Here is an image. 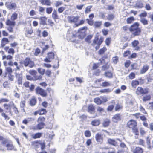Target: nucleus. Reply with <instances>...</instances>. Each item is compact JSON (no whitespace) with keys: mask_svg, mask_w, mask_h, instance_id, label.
I'll return each mask as SVG.
<instances>
[{"mask_svg":"<svg viewBox=\"0 0 153 153\" xmlns=\"http://www.w3.org/2000/svg\"><path fill=\"white\" fill-rule=\"evenodd\" d=\"M3 106L4 109L6 111H9L10 114L12 115V112L11 110V106L9 104L4 103L3 104Z\"/></svg>","mask_w":153,"mask_h":153,"instance_id":"17","label":"nucleus"},{"mask_svg":"<svg viewBox=\"0 0 153 153\" xmlns=\"http://www.w3.org/2000/svg\"><path fill=\"white\" fill-rule=\"evenodd\" d=\"M12 108L13 110V112H14V114H18L19 113V111L16 105L13 103L12 104Z\"/></svg>","mask_w":153,"mask_h":153,"instance_id":"33","label":"nucleus"},{"mask_svg":"<svg viewBox=\"0 0 153 153\" xmlns=\"http://www.w3.org/2000/svg\"><path fill=\"white\" fill-rule=\"evenodd\" d=\"M121 116L120 114H116L113 117L112 120L114 122L117 123L121 120Z\"/></svg>","mask_w":153,"mask_h":153,"instance_id":"18","label":"nucleus"},{"mask_svg":"<svg viewBox=\"0 0 153 153\" xmlns=\"http://www.w3.org/2000/svg\"><path fill=\"white\" fill-rule=\"evenodd\" d=\"M126 100L128 103L132 106L133 111H136L137 110L138 105L135 101V100L133 98L131 95L127 94L126 96Z\"/></svg>","mask_w":153,"mask_h":153,"instance_id":"2","label":"nucleus"},{"mask_svg":"<svg viewBox=\"0 0 153 153\" xmlns=\"http://www.w3.org/2000/svg\"><path fill=\"white\" fill-rule=\"evenodd\" d=\"M47 111L45 108H41L35 111L33 114L34 116H36L39 114L40 115H46L47 113Z\"/></svg>","mask_w":153,"mask_h":153,"instance_id":"9","label":"nucleus"},{"mask_svg":"<svg viewBox=\"0 0 153 153\" xmlns=\"http://www.w3.org/2000/svg\"><path fill=\"white\" fill-rule=\"evenodd\" d=\"M39 2L43 5L50 6L51 5V2L50 0H40Z\"/></svg>","mask_w":153,"mask_h":153,"instance_id":"20","label":"nucleus"},{"mask_svg":"<svg viewBox=\"0 0 153 153\" xmlns=\"http://www.w3.org/2000/svg\"><path fill=\"white\" fill-rule=\"evenodd\" d=\"M37 71L40 74V75H41L42 76L44 74L45 72V70L41 68H38L37 69Z\"/></svg>","mask_w":153,"mask_h":153,"instance_id":"39","label":"nucleus"},{"mask_svg":"<svg viewBox=\"0 0 153 153\" xmlns=\"http://www.w3.org/2000/svg\"><path fill=\"white\" fill-rule=\"evenodd\" d=\"M139 84V82L137 81H133L132 82V85L134 88H135L136 86Z\"/></svg>","mask_w":153,"mask_h":153,"instance_id":"53","label":"nucleus"},{"mask_svg":"<svg viewBox=\"0 0 153 153\" xmlns=\"http://www.w3.org/2000/svg\"><path fill=\"white\" fill-rule=\"evenodd\" d=\"M109 144L116 146L117 145V143L116 141L113 139H109L108 140Z\"/></svg>","mask_w":153,"mask_h":153,"instance_id":"30","label":"nucleus"},{"mask_svg":"<svg viewBox=\"0 0 153 153\" xmlns=\"http://www.w3.org/2000/svg\"><path fill=\"white\" fill-rule=\"evenodd\" d=\"M93 37V36L91 35H88L87 37L85 39V41L88 42H91V40Z\"/></svg>","mask_w":153,"mask_h":153,"instance_id":"50","label":"nucleus"},{"mask_svg":"<svg viewBox=\"0 0 153 153\" xmlns=\"http://www.w3.org/2000/svg\"><path fill=\"white\" fill-rule=\"evenodd\" d=\"M15 52V51L14 49L12 48H10L7 52L8 54H11L12 55H13Z\"/></svg>","mask_w":153,"mask_h":153,"instance_id":"57","label":"nucleus"},{"mask_svg":"<svg viewBox=\"0 0 153 153\" xmlns=\"http://www.w3.org/2000/svg\"><path fill=\"white\" fill-rule=\"evenodd\" d=\"M146 143L148 146V148L149 149L151 148V146L150 145V139H149V137H147L146 139Z\"/></svg>","mask_w":153,"mask_h":153,"instance_id":"59","label":"nucleus"},{"mask_svg":"<svg viewBox=\"0 0 153 153\" xmlns=\"http://www.w3.org/2000/svg\"><path fill=\"white\" fill-rule=\"evenodd\" d=\"M40 53V50L38 48H37L36 49L34 53V55L35 56H37Z\"/></svg>","mask_w":153,"mask_h":153,"instance_id":"44","label":"nucleus"},{"mask_svg":"<svg viewBox=\"0 0 153 153\" xmlns=\"http://www.w3.org/2000/svg\"><path fill=\"white\" fill-rule=\"evenodd\" d=\"M113 63L114 64H116L118 61V57L117 56L113 57L112 59Z\"/></svg>","mask_w":153,"mask_h":153,"instance_id":"52","label":"nucleus"},{"mask_svg":"<svg viewBox=\"0 0 153 153\" xmlns=\"http://www.w3.org/2000/svg\"><path fill=\"white\" fill-rule=\"evenodd\" d=\"M132 129L133 132L135 133V134L137 135L138 134V129L136 127H134V128H132Z\"/></svg>","mask_w":153,"mask_h":153,"instance_id":"63","label":"nucleus"},{"mask_svg":"<svg viewBox=\"0 0 153 153\" xmlns=\"http://www.w3.org/2000/svg\"><path fill=\"white\" fill-rule=\"evenodd\" d=\"M37 99L36 97L33 96L29 100V105L31 106H35L37 103Z\"/></svg>","mask_w":153,"mask_h":153,"instance_id":"13","label":"nucleus"},{"mask_svg":"<svg viewBox=\"0 0 153 153\" xmlns=\"http://www.w3.org/2000/svg\"><path fill=\"white\" fill-rule=\"evenodd\" d=\"M149 68V66L147 64L144 65L142 69L140 71V73L144 74L148 70Z\"/></svg>","mask_w":153,"mask_h":153,"instance_id":"24","label":"nucleus"},{"mask_svg":"<svg viewBox=\"0 0 153 153\" xmlns=\"http://www.w3.org/2000/svg\"><path fill=\"white\" fill-rule=\"evenodd\" d=\"M127 125L129 128H132L136 126L137 123L134 120H131L128 122Z\"/></svg>","mask_w":153,"mask_h":153,"instance_id":"14","label":"nucleus"},{"mask_svg":"<svg viewBox=\"0 0 153 153\" xmlns=\"http://www.w3.org/2000/svg\"><path fill=\"white\" fill-rule=\"evenodd\" d=\"M106 48L104 47L100 49L98 51V53L100 55H102L104 53V52L106 50Z\"/></svg>","mask_w":153,"mask_h":153,"instance_id":"46","label":"nucleus"},{"mask_svg":"<svg viewBox=\"0 0 153 153\" xmlns=\"http://www.w3.org/2000/svg\"><path fill=\"white\" fill-rule=\"evenodd\" d=\"M16 77L18 81L19 85H21L22 83V74H16Z\"/></svg>","mask_w":153,"mask_h":153,"instance_id":"15","label":"nucleus"},{"mask_svg":"<svg viewBox=\"0 0 153 153\" xmlns=\"http://www.w3.org/2000/svg\"><path fill=\"white\" fill-rule=\"evenodd\" d=\"M85 20H84L82 19L81 20L79 23L76 24L75 25L76 27H77L79 26L83 25L85 23Z\"/></svg>","mask_w":153,"mask_h":153,"instance_id":"58","label":"nucleus"},{"mask_svg":"<svg viewBox=\"0 0 153 153\" xmlns=\"http://www.w3.org/2000/svg\"><path fill=\"white\" fill-rule=\"evenodd\" d=\"M46 119L44 116H40L37 119V122L38 123H44Z\"/></svg>","mask_w":153,"mask_h":153,"instance_id":"34","label":"nucleus"},{"mask_svg":"<svg viewBox=\"0 0 153 153\" xmlns=\"http://www.w3.org/2000/svg\"><path fill=\"white\" fill-rule=\"evenodd\" d=\"M48 57L49 59H53L54 58V54L53 53L50 52L48 54Z\"/></svg>","mask_w":153,"mask_h":153,"instance_id":"40","label":"nucleus"},{"mask_svg":"<svg viewBox=\"0 0 153 153\" xmlns=\"http://www.w3.org/2000/svg\"><path fill=\"white\" fill-rule=\"evenodd\" d=\"M84 134L85 136L86 137H89L91 136V133L88 130L85 131Z\"/></svg>","mask_w":153,"mask_h":153,"instance_id":"51","label":"nucleus"},{"mask_svg":"<svg viewBox=\"0 0 153 153\" xmlns=\"http://www.w3.org/2000/svg\"><path fill=\"white\" fill-rule=\"evenodd\" d=\"M45 8L42 6H39V12L40 13H44L45 12Z\"/></svg>","mask_w":153,"mask_h":153,"instance_id":"56","label":"nucleus"},{"mask_svg":"<svg viewBox=\"0 0 153 153\" xmlns=\"http://www.w3.org/2000/svg\"><path fill=\"white\" fill-rule=\"evenodd\" d=\"M8 150H12L14 148V146L12 144H7L6 146Z\"/></svg>","mask_w":153,"mask_h":153,"instance_id":"48","label":"nucleus"},{"mask_svg":"<svg viewBox=\"0 0 153 153\" xmlns=\"http://www.w3.org/2000/svg\"><path fill=\"white\" fill-rule=\"evenodd\" d=\"M101 85L104 87L109 86L111 85V84L109 82L107 81H105L102 83Z\"/></svg>","mask_w":153,"mask_h":153,"instance_id":"41","label":"nucleus"},{"mask_svg":"<svg viewBox=\"0 0 153 153\" xmlns=\"http://www.w3.org/2000/svg\"><path fill=\"white\" fill-rule=\"evenodd\" d=\"M29 73L31 75L33 76L36 75L37 72L36 71L34 70H30L29 72Z\"/></svg>","mask_w":153,"mask_h":153,"instance_id":"43","label":"nucleus"},{"mask_svg":"<svg viewBox=\"0 0 153 153\" xmlns=\"http://www.w3.org/2000/svg\"><path fill=\"white\" fill-rule=\"evenodd\" d=\"M33 120L32 117H28L24 119L22 121V123L25 125H27L30 122Z\"/></svg>","mask_w":153,"mask_h":153,"instance_id":"27","label":"nucleus"},{"mask_svg":"<svg viewBox=\"0 0 153 153\" xmlns=\"http://www.w3.org/2000/svg\"><path fill=\"white\" fill-rule=\"evenodd\" d=\"M136 6L140 8H142L143 7V3L140 1H137V2Z\"/></svg>","mask_w":153,"mask_h":153,"instance_id":"62","label":"nucleus"},{"mask_svg":"<svg viewBox=\"0 0 153 153\" xmlns=\"http://www.w3.org/2000/svg\"><path fill=\"white\" fill-rule=\"evenodd\" d=\"M9 101V100L7 98H2L0 99V104L3 102H7Z\"/></svg>","mask_w":153,"mask_h":153,"instance_id":"55","label":"nucleus"},{"mask_svg":"<svg viewBox=\"0 0 153 153\" xmlns=\"http://www.w3.org/2000/svg\"><path fill=\"white\" fill-rule=\"evenodd\" d=\"M4 110L0 106V113H1V116L5 120H8L10 119V117L4 112Z\"/></svg>","mask_w":153,"mask_h":153,"instance_id":"22","label":"nucleus"},{"mask_svg":"<svg viewBox=\"0 0 153 153\" xmlns=\"http://www.w3.org/2000/svg\"><path fill=\"white\" fill-rule=\"evenodd\" d=\"M120 146L123 148H126V152H128V148L126 147V145L123 143H121L120 144Z\"/></svg>","mask_w":153,"mask_h":153,"instance_id":"61","label":"nucleus"},{"mask_svg":"<svg viewBox=\"0 0 153 153\" xmlns=\"http://www.w3.org/2000/svg\"><path fill=\"white\" fill-rule=\"evenodd\" d=\"M151 97L150 95H146L143 97V100L145 102L151 99Z\"/></svg>","mask_w":153,"mask_h":153,"instance_id":"47","label":"nucleus"},{"mask_svg":"<svg viewBox=\"0 0 153 153\" xmlns=\"http://www.w3.org/2000/svg\"><path fill=\"white\" fill-rule=\"evenodd\" d=\"M85 36V33H81L78 36V38L81 39H83Z\"/></svg>","mask_w":153,"mask_h":153,"instance_id":"64","label":"nucleus"},{"mask_svg":"<svg viewBox=\"0 0 153 153\" xmlns=\"http://www.w3.org/2000/svg\"><path fill=\"white\" fill-rule=\"evenodd\" d=\"M6 7L9 10H15L17 8L16 4L15 3L6 2L5 3Z\"/></svg>","mask_w":153,"mask_h":153,"instance_id":"11","label":"nucleus"},{"mask_svg":"<svg viewBox=\"0 0 153 153\" xmlns=\"http://www.w3.org/2000/svg\"><path fill=\"white\" fill-rule=\"evenodd\" d=\"M13 73L12 68L10 67H7L5 69V74L6 75L12 74Z\"/></svg>","mask_w":153,"mask_h":153,"instance_id":"23","label":"nucleus"},{"mask_svg":"<svg viewBox=\"0 0 153 153\" xmlns=\"http://www.w3.org/2000/svg\"><path fill=\"white\" fill-rule=\"evenodd\" d=\"M42 76L41 75H35L33 76V81L42 80Z\"/></svg>","mask_w":153,"mask_h":153,"instance_id":"36","label":"nucleus"},{"mask_svg":"<svg viewBox=\"0 0 153 153\" xmlns=\"http://www.w3.org/2000/svg\"><path fill=\"white\" fill-rule=\"evenodd\" d=\"M13 56L10 55H8L7 56L5 55H4L2 57V59L3 60H4L6 59L7 60L11 61V60L13 59Z\"/></svg>","mask_w":153,"mask_h":153,"instance_id":"31","label":"nucleus"},{"mask_svg":"<svg viewBox=\"0 0 153 153\" xmlns=\"http://www.w3.org/2000/svg\"><path fill=\"white\" fill-rule=\"evenodd\" d=\"M42 134L40 132H38L31 135L32 138L33 139L40 138L42 136Z\"/></svg>","mask_w":153,"mask_h":153,"instance_id":"25","label":"nucleus"},{"mask_svg":"<svg viewBox=\"0 0 153 153\" xmlns=\"http://www.w3.org/2000/svg\"><path fill=\"white\" fill-rule=\"evenodd\" d=\"M39 142L40 141L38 140L33 141L31 143V145L37 147L38 146V144H39Z\"/></svg>","mask_w":153,"mask_h":153,"instance_id":"42","label":"nucleus"},{"mask_svg":"<svg viewBox=\"0 0 153 153\" xmlns=\"http://www.w3.org/2000/svg\"><path fill=\"white\" fill-rule=\"evenodd\" d=\"M139 44V42L137 40H135L132 42V45L134 50H138L140 49V47L138 45Z\"/></svg>","mask_w":153,"mask_h":153,"instance_id":"21","label":"nucleus"},{"mask_svg":"<svg viewBox=\"0 0 153 153\" xmlns=\"http://www.w3.org/2000/svg\"><path fill=\"white\" fill-rule=\"evenodd\" d=\"M105 76L109 78L113 77V74L111 72L108 71L105 72L104 74Z\"/></svg>","mask_w":153,"mask_h":153,"instance_id":"35","label":"nucleus"},{"mask_svg":"<svg viewBox=\"0 0 153 153\" xmlns=\"http://www.w3.org/2000/svg\"><path fill=\"white\" fill-rule=\"evenodd\" d=\"M92 7V6H89L87 7L86 8L85 10V13H90L91 11V9Z\"/></svg>","mask_w":153,"mask_h":153,"instance_id":"45","label":"nucleus"},{"mask_svg":"<svg viewBox=\"0 0 153 153\" xmlns=\"http://www.w3.org/2000/svg\"><path fill=\"white\" fill-rule=\"evenodd\" d=\"M18 15L16 12L13 13L11 16V20L7 19L5 22L6 25L8 26L7 29L10 33L13 32V28L16 25V22L14 21L17 19Z\"/></svg>","mask_w":153,"mask_h":153,"instance_id":"1","label":"nucleus"},{"mask_svg":"<svg viewBox=\"0 0 153 153\" xmlns=\"http://www.w3.org/2000/svg\"><path fill=\"white\" fill-rule=\"evenodd\" d=\"M52 89L50 88H48L46 90H45L39 86H37L35 89L36 93V94L39 95L42 97H46L48 93H50Z\"/></svg>","mask_w":153,"mask_h":153,"instance_id":"3","label":"nucleus"},{"mask_svg":"<svg viewBox=\"0 0 153 153\" xmlns=\"http://www.w3.org/2000/svg\"><path fill=\"white\" fill-rule=\"evenodd\" d=\"M148 92L149 89L148 88L143 89L141 87H138L136 91V94L138 95H140L147 94Z\"/></svg>","mask_w":153,"mask_h":153,"instance_id":"8","label":"nucleus"},{"mask_svg":"<svg viewBox=\"0 0 153 153\" xmlns=\"http://www.w3.org/2000/svg\"><path fill=\"white\" fill-rule=\"evenodd\" d=\"M45 125V123H38L36 126H33L32 127V129L34 131L41 130L44 128Z\"/></svg>","mask_w":153,"mask_h":153,"instance_id":"10","label":"nucleus"},{"mask_svg":"<svg viewBox=\"0 0 153 153\" xmlns=\"http://www.w3.org/2000/svg\"><path fill=\"white\" fill-rule=\"evenodd\" d=\"M33 18L34 19H39L40 20V24L43 25H46L47 18L45 16L40 17L39 18L37 17H33Z\"/></svg>","mask_w":153,"mask_h":153,"instance_id":"12","label":"nucleus"},{"mask_svg":"<svg viewBox=\"0 0 153 153\" xmlns=\"http://www.w3.org/2000/svg\"><path fill=\"white\" fill-rule=\"evenodd\" d=\"M9 41L8 38H3L1 41V46L4 47L5 45L9 43Z\"/></svg>","mask_w":153,"mask_h":153,"instance_id":"19","label":"nucleus"},{"mask_svg":"<svg viewBox=\"0 0 153 153\" xmlns=\"http://www.w3.org/2000/svg\"><path fill=\"white\" fill-rule=\"evenodd\" d=\"M95 110L94 107L91 104L89 105L88 107V112L91 113Z\"/></svg>","mask_w":153,"mask_h":153,"instance_id":"38","label":"nucleus"},{"mask_svg":"<svg viewBox=\"0 0 153 153\" xmlns=\"http://www.w3.org/2000/svg\"><path fill=\"white\" fill-rule=\"evenodd\" d=\"M103 138L101 134H98L96 135V140L97 141L102 142V141Z\"/></svg>","mask_w":153,"mask_h":153,"instance_id":"29","label":"nucleus"},{"mask_svg":"<svg viewBox=\"0 0 153 153\" xmlns=\"http://www.w3.org/2000/svg\"><path fill=\"white\" fill-rule=\"evenodd\" d=\"M52 18L56 20L59 19V16L58 15L57 12L56 10H54L52 13Z\"/></svg>","mask_w":153,"mask_h":153,"instance_id":"28","label":"nucleus"},{"mask_svg":"<svg viewBox=\"0 0 153 153\" xmlns=\"http://www.w3.org/2000/svg\"><path fill=\"white\" fill-rule=\"evenodd\" d=\"M139 24L137 22L135 23L131 26L129 28V30L131 31H133V34L134 36L140 35L141 32L140 29L138 27Z\"/></svg>","mask_w":153,"mask_h":153,"instance_id":"4","label":"nucleus"},{"mask_svg":"<svg viewBox=\"0 0 153 153\" xmlns=\"http://www.w3.org/2000/svg\"><path fill=\"white\" fill-rule=\"evenodd\" d=\"M89 19H86L87 23L90 25H92L94 24V21L92 20L93 18L94 17V15L93 13L90 14L89 16Z\"/></svg>","mask_w":153,"mask_h":153,"instance_id":"16","label":"nucleus"},{"mask_svg":"<svg viewBox=\"0 0 153 153\" xmlns=\"http://www.w3.org/2000/svg\"><path fill=\"white\" fill-rule=\"evenodd\" d=\"M112 91V89H111V88H108L101 90L100 91V92L102 93H108L111 92Z\"/></svg>","mask_w":153,"mask_h":153,"instance_id":"32","label":"nucleus"},{"mask_svg":"<svg viewBox=\"0 0 153 153\" xmlns=\"http://www.w3.org/2000/svg\"><path fill=\"white\" fill-rule=\"evenodd\" d=\"M110 121L108 119H106L104 121V123H103V125L104 127H107L108 126L110 123Z\"/></svg>","mask_w":153,"mask_h":153,"instance_id":"49","label":"nucleus"},{"mask_svg":"<svg viewBox=\"0 0 153 153\" xmlns=\"http://www.w3.org/2000/svg\"><path fill=\"white\" fill-rule=\"evenodd\" d=\"M143 150L140 147H136L133 150V153H143Z\"/></svg>","mask_w":153,"mask_h":153,"instance_id":"26","label":"nucleus"},{"mask_svg":"<svg viewBox=\"0 0 153 153\" xmlns=\"http://www.w3.org/2000/svg\"><path fill=\"white\" fill-rule=\"evenodd\" d=\"M80 17L79 16H68L67 17V19L69 23H74L75 25L79 21Z\"/></svg>","mask_w":153,"mask_h":153,"instance_id":"7","label":"nucleus"},{"mask_svg":"<svg viewBox=\"0 0 153 153\" xmlns=\"http://www.w3.org/2000/svg\"><path fill=\"white\" fill-rule=\"evenodd\" d=\"M3 65L5 66H7V65L10 66H14L16 67V70H20V66L18 65V63L16 62H13L12 61H10L7 63L6 61H3Z\"/></svg>","mask_w":153,"mask_h":153,"instance_id":"6","label":"nucleus"},{"mask_svg":"<svg viewBox=\"0 0 153 153\" xmlns=\"http://www.w3.org/2000/svg\"><path fill=\"white\" fill-rule=\"evenodd\" d=\"M23 63L25 67H29L30 68L35 66V64L33 61H32L30 58H26L23 61Z\"/></svg>","mask_w":153,"mask_h":153,"instance_id":"5","label":"nucleus"},{"mask_svg":"<svg viewBox=\"0 0 153 153\" xmlns=\"http://www.w3.org/2000/svg\"><path fill=\"white\" fill-rule=\"evenodd\" d=\"M53 11V8L52 7H47L46 8V12L48 14L51 13Z\"/></svg>","mask_w":153,"mask_h":153,"instance_id":"54","label":"nucleus"},{"mask_svg":"<svg viewBox=\"0 0 153 153\" xmlns=\"http://www.w3.org/2000/svg\"><path fill=\"white\" fill-rule=\"evenodd\" d=\"M134 20V18L133 17L128 18L127 19V23L128 24L131 23Z\"/></svg>","mask_w":153,"mask_h":153,"instance_id":"60","label":"nucleus"},{"mask_svg":"<svg viewBox=\"0 0 153 153\" xmlns=\"http://www.w3.org/2000/svg\"><path fill=\"white\" fill-rule=\"evenodd\" d=\"M140 21L144 25H147L148 24V20L144 18H140Z\"/></svg>","mask_w":153,"mask_h":153,"instance_id":"37","label":"nucleus"}]
</instances>
